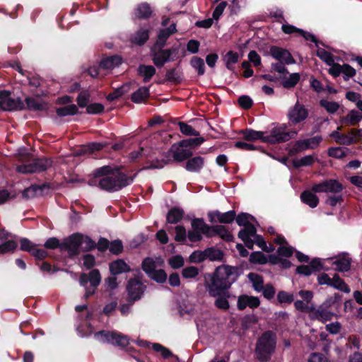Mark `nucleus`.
Listing matches in <instances>:
<instances>
[{
    "label": "nucleus",
    "mask_w": 362,
    "mask_h": 362,
    "mask_svg": "<svg viewBox=\"0 0 362 362\" xmlns=\"http://www.w3.org/2000/svg\"><path fill=\"white\" fill-rule=\"evenodd\" d=\"M300 80V75L298 73L291 74L289 77L283 82V86L286 88L294 87Z\"/></svg>",
    "instance_id": "51"
},
{
    "label": "nucleus",
    "mask_w": 362,
    "mask_h": 362,
    "mask_svg": "<svg viewBox=\"0 0 362 362\" xmlns=\"http://www.w3.org/2000/svg\"><path fill=\"white\" fill-rule=\"evenodd\" d=\"M151 14V9L148 4H140L136 10L135 15L139 18H147Z\"/></svg>",
    "instance_id": "39"
},
{
    "label": "nucleus",
    "mask_w": 362,
    "mask_h": 362,
    "mask_svg": "<svg viewBox=\"0 0 362 362\" xmlns=\"http://www.w3.org/2000/svg\"><path fill=\"white\" fill-rule=\"evenodd\" d=\"M138 73L144 78V82L147 83L156 74V69L151 65H140L138 68Z\"/></svg>",
    "instance_id": "30"
},
{
    "label": "nucleus",
    "mask_w": 362,
    "mask_h": 362,
    "mask_svg": "<svg viewBox=\"0 0 362 362\" xmlns=\"http://www.w3.org/2000/svg\"><path fill=\"white\" fill-rule=\"evenodd\" d=\"M216 235L226 241H232L233 239L232 234L227 230L226 226L221 225H216L211 228L209 237Z\"/></svg>",
    "instance_id": "20"
},
{
    "label": "nucleus",
    "mask_w": 362,
    "mask_h": 362,
    "mask_svg": "<svg viewBox=\"0 0 362 362\" xmlns=\"http://www.w3.org/2000/svg\"><path fill=\"white\" fill-rule=\"evenodd\" d=\"M41 191V187L37 185H32L23 192V197L30 199L35 197L38 192Z\"/></svg>",
    "instance_id": "60"
},
{
    "label": "nucleus",
    "mask_w": 362,
    "mask_h": 362,
    "mask_svg": "<svg viewBox=\"0 0 362 362\" xmlns=\"http://www.w3.org/2000/svg\"><path fill=\"white\" fill-rule=\"evenodd\" d=\"M317 55L328 65H332L334 63L333 56L324 49H318Z\"/></svg>",
    "instance_id": "56"
},
{
    "label": "nucleus",
    "mask_w": 362,
    "mask_h": 362,
    "mask_svg": "<svg viewBox=\"0 0 362 362\" xmlns=\"http://www.w3.org/2000/svg\"><path fill=\"white\" fill-rule=\"evenodd\" d=\"M361 137V130L351 129L347 134H341L339 144L349 146L358 141Z\"/></svg>",
    "instance_id": "18"
},
{
    "label": "nucleus",
    "mask_w": 362,
    "mask_h": 362,
    "mask_svg": "<svg viewBox=\"0 0 362 362\" xmlns=\"http://www.w3.org/2000/svg\"><path fill=\"white\" fill-rule=\"evenodd\" d=\"M320 103L322 107H323L329 113L331 114L336 112L339 107V104L334 101L322 100H320Z\"/></svg>",
    "instance_id": "47"
},
{
    "label": "nucleus",
    "mask_w": 362,
    "mask_h": 362,
    "mask_svg": "<svg viewBox=\"0 0 362 362\" xmlns=\"http://www.w3.org/2000/svg\"><path fill=\"white\" fill-rule=\"evenodd\" d=\"M243 138L247 141L261 140L264 142L265 132L255 131L253 129H245L242 131Z\"/></svg>",
    "instance_id": "31"
},
{
    "label": "nucleus",
    "mask_w": 362,
    "mask_h": 362,
    "mask_svg": "<svg viewBox=\"0 0 362 362\" xmlns=\"http://www.w3.org/2000/svg\"><path fill=\"white\" fill-rule=\"evenodd\" d=\"M190 64L197 71L199 75L204 74V63L202 59L194 57L192 59Z\"/></svg>",
    "instance_id": "48"
},
{
    "label": "nucleus",
    "mask_w": 362,
    "mask_h": 362,
    "mask_svg": "<svg viewBox=\"0 0 362 362\" xmlns=\"http://www.w3.org/2000/svg\"><path fill=\"white\" fill-rule=\"evenodd\" d=\"M362 119V115L356 110H351L340 119V122L346 125H356Z\"/></svg>",
    "instance_id": "24"
},
{
    "label": "nucleus",
    "mask_w": 362,
    "mask_h": 362,
    "mask_svg": "<svg viewBox=\"0 0 362 362\" xmlns=\"http://www.w3.org/2000/svg\"><path fill=\"white\" fill-rule=\"evenodd\" d=\"M336 266V269L340 272H346L350 269L351 258L348 255L339 256L333 262Z\"/></svg>",
    "instance_id": "27"
},
{
    "label": "nucleus",
    "mask_w": 362,
    "mask_h": 362,
    "mask_svg": "<svg viewBox=\"0 0 362 362\" xmlns=\"http://www.w3.org/2000/svg\"><path fill=\"white\" fill-rule=\"evenodd\" d=\"M256 228L255 226H248L243 230H241L238 233V237L245 243V245L252 249L253 247L254 242L250 239L251 237H254L256 234Z\"/></svg>",
    "instance_id": "19"
},
{
    "label": "nucleus",
    "mask_w": 362,
    "mask_h": 362,
    "mask_svg": "<svg viewBox=\"0 0 362 362\" xmlns=\"http://www.w3.org/2000/svg\"><path fill=\"white\" fill-rule=\"evenodd\" d=\"M250 261L252 263L265 264L267 259L262 252H256L250 255Z\"/></svg>",
    "instance_id": "61"
},
{
    "label": "nucleus",
    "mask_w": 362,
    "mask_h": 362,
    "mask_svg": "<svg viewBox=\"0 0 362 362\" xmlns=\"http://www.w3.org/2000/svg\"><path fill=\"white\" fill-rule=\"evenodd\" d=\"M342 189V185L334 179L326 180L320 183L315 184L311 188V190L316 193L325 192L338 194L341 192Z\"/></svg>",
    "instance_id": "10"
},
{
    "label": "nucleus",
    "mask_w": 362,
    "mask_h": 362,
    "mask_svg": "<svg viewBox=\"0 0 362 362\" xmlns=\"http://www.w3.org/2000/svg\"><path fill=\"white\" fill-rule=\"evenodd\" d=\"M180 127V132L187 136H199V132L196 131L193 127L190 125H188L182 122H180L178 123Z\"/></svg>",
    "instance_id": "49"
},
{
    "label": "nucleus",
    "mask_w": 362,
    "mask_h": 362,
    "mask_svg": "<svg viewBox=\"0 0 362 362\" xmlns=\"http://www.w3.org/2000/svg\"><path fill=\"white\" fill-rule=\"evenodd\" d=\"M95 339L100 343H109L119 346L125 347L129 344L127 336L116 332L100 331L95 333Z\"/></svg>",
    "instance_id": "5"
},
{
    "label": "nucleus",
    "mask_w": 362,
    "mask_h": 362,
    "mask_svg": "<svg viewBox=\"0 0 362 362\" xmlns=\"http://www.w3.org/2000/svg\"><path fill=\"white\" fill-rule=\"evenodd\" d=\"M148 39V31L146 30H139L133 37V42L141 45Z\"/></svg>",
    "instance_id": "43"
},
{
    "label": "nucleus",
    "mask_w": 362,
    "mask_h": 362,
    "mask_svg": "<svg viewBox=\"0 0 362 362\" xmlns=\"http://www.w3.org/2000/svg\"><path fill=\"white\" fill-rule=\"evenodd\" d=\"M204 250L206 259H209L211 261H216L221 260L223 257V252L220 250L214 247H209Z\"/></svg>",
    "instance_id": "40"
},
{
    "label": "nucleus",
    "mask_w": 362,
    "mask_h": 362,
    "mask_svg": "<svg viewBox=\"0 0 362 362\" xmlns=\"http://www.w3.org/2000/svg\"><path fill=\"white\" fill-rule=\"evenodd\" d=\"M148 276L158 283H163L167 279V274L163 269H156Z\"/></svg>",
    "instance_id": "52"
},
{
    "label": "nucleus",
    "mask_w": 362,
    "mask_h": 362,
    "mask_svg": "<svg viewBox=\"0 0 362 362\" xmlns=\"http://www.w3.org/2000/svg\"><path fill=\"white\" fill-rule=\"evenodd\" d=\"M122 63V59L118 56H112L103 59L100 64V69L110 70L118 66Z\"/></svg>",
    "instance_id": "28"
},
{
    "label": "nucleus",
    "mask_w": 362,
    "mask_h": 362,
    "mask_svg": "<svg viewBox=\"0 0 362 362\" xmlns=\"http://www.w3.org/2000/svg\"><path fill=\"white\" fill-rule=\"evenodd\" d=\"M309 113L310 111L305 105L298 100L288 110L287 118L291 124L296 125L305 122L308 118Z\"/></svg>",
    "instance_id": "6"
},
{
    "label": "nucleus",
    "mask_w": 362,
    "mask_h": 362,
    "mask_svg": "<svg viewBox=\"0 0 362 362\" xmlns=\"http://www.w3.org/2000/svg\"><path fill=\"white\" fill-rule=\"evenodd\" d=\"M144 291V286L139 279H130L127 285V291L129 297L136 300L141 298Z\"/></svg>",
    "instance_id": "15"
},
{
    "label": "nucleus",
    "mask_w": 362,
    "mask_h": 362,
    "mask_svg": "<svg viewBox=\"0 0 362 362\" xmlns=\"http://www.w3.org/2000/svg\"><path fill=\"white\" fill-rule=\"evenodd\" d=\"M52 165V161L47 158H39L31 163L17 166L16 170L21 173H35L47 170Z\"/></svg>",
    "instance_id": "7"
},
{
    "label": "nucleus",
    "mask_w": 362,
    "mask_h": 362,
    "mask_svg": "<svg viewBox=\"0 0 362 362\" xmlns=\"http://www.w3.org/2000/svg\"><path fill=\"white\" fill-rule=\"evenodd\" d=\"M189 262L193 263H200L206 259L205 250H197L193 252L189 256Z\"/></svg>",
    "instance_id": "59"
},
{
    "label": "nucleus",
    "mask_w": 362,
    "mask_h": 362,
    "mask_svg": "<svg viewBox=\"0 0 362 362\" xmlns=\"http://www.w3.org/2000/svg\"><path fill=\"white\" fill-rule=\"evenodd\" d=\"M322 141V137L320 135H317L308 139H300L296 141L292 150L295 153H299L307 149H315L320 146Z\"/></svg>",
    "instance_id": "12"
},
{
    "label": "nucleus",
    "mask_w": 362,
    "mask_h": 362,
    "mask_svg": "<svg viewBox=\"0 0 362 362\" xmlns=\"http://www.w3.org/2000/svg\"><path fill=\"white\" fill-rule=\"evenodd\" d=\"M255 218L249 214H240L236 218V222L240 226L247 228L248 226H254Z\"/></svg>",
    "instance_id": "37"
},
{
    "label": "nucleus",
    "mask_w": 362,
    "mask_h": 362,
    "mask_svg": "<svg viewBox=\"0 0 362 362\" xmlns=\"http://www.w3.org/2000/svg\"><path fill=\"white\" fill-rule=\"evenodd\" d=\"M277 299L281 303H291L294 300V296L291 293L281 291L278 293Z\"/></svg>",
    "instance_id": "62"
},
{
    "label": "nucleus",
    "mask_w": 362,
    "mask_h": 362,
    "mask_svg": "<svg viewBox=\"0 0 362 362\" xmlns=\"http://www.w3.org/2000/svg\"><path fill=\"white\" fill-rule=\"evenodd\" d=\"M269 52L273 58L281 63L286 64L295 63V60L290 52L285 49L274 46L270 48Z\"/></svg>",
    "instance_id": "13"
},
{
    "label": "nucleus",
    "mask_w": 362,
    "mask_h": 362,
    "mask_svg": "<svg viewBox=\"0 0 362 362\" xmlns=\"http://www.w3.org/2000/svg\"><path fill=\"white\" fill-rule=\"evenodd\" d=\"M17 247V243L14 240H8L0 244V254H6L13 252Z\"/></svg>",
    "instance_id": "54"
},
{
    "label": "nucleus",
    "mask_w": 362,
    "mask_h": 362,
    "mask_svg": "<svg viewBox=\"0 0 362 362\" xmlns=\"http://www.w3.org/2000/svg\"><path fill=\"white\" fill-rule=\"evenodd\" d=\"M329 301H327L317 309L313 308L310 314L311 318L323 322L331 320L334 315V313L328 311L324 308V305H327Z\"/></svg>",
    "instance_id": "17"
},
{
    "label": "nucleus",
    "mask_w": 362,
    "mask_h": 362,
    "mask_svg": "<svg viewBox=\"0 0 362 362\" xmlns=\"http://www.w3.org/2000/svg\"><path fill=\"white\" fill-rule=\"evenodd\" d=\"M179 47H173L172 49H161L153 54L152 60L153 64L158 66H163L166 62H173L178 58Z\"/></svg>",
    "instance_id": "8"
},
{
    "label": "nucleus",
    "mask_w": 362,
    "mask_h": 362,
    "mask_svg": "<svg viewBox=\"0 0 362 362\" xmlns=\"http://www.w3.org/2000/svg\"><path fill=\"white\" fill-rule=\"evenodd\" d=\"M88 277L92 287L96 288L101 281L100 274L98 269L90 272Z\"/></svg>",
    "instance_id": "55"
},
{
    "label": "nucleus",
    "mask_w": 362,
    "mask_h": 362,
    "mask_svg": "<svg viewBox=\"0 0 362 362\" xmlns=\"http://www.w3.org/2000/svg\"><path fill=\"white\" fill-rule=\"evenodd\" d=\"M192 227L194 230L201 232L202 234L206 235L209 237L211 228L205 223V222L200 218H194L192 221Z\"/></svg>",
    "instance_id": "34"
},
{
    "label": "nucleus",
    "mask_w": 362,
    "mask_h": 362,
    "mask_svg": "<svg viewBox=\"0 0 362 362\" xmlns=\"http://www.w3.org/2000/svg\"><path fill=\"white\" fill-rule=\"evenodd\" d=\"M176 32L175 24H171L168 28L163 29L158 34V40L160 42H165L166 39L173 33Z\"/></svg>",
    "instance_id": "45"
},
{
    "label": "nucleus",
    "mask_w": 362,
    "mask_h": 362,
    "mask_svg": "<svg viewBox=\"0 0 362 362\" xmlns=\"http://www.w3.org/2000/svg\"><path fill=\"white\" fill-rule=\"evenodd\" d=\"M168 263L173 269H179L184 265V259L181 255H175L169 259Z\"/></svg>",
    "instance_id": "63"
},
{
    "label": "nucleus",
    "mask_w": 362,
    "mask_h": 362,
    "mask_svg": "<svg viewBox=\"0 0 362 362\" xmlns=\"http://www.w3.org/2000/svg\"><path fill=\"white\" fill-rule=\"evenodd\" d=\"M24 104L19 98L13 99L10 97V92L0 91V108L4 111H13L22 110Z\"/></svg>",
    "instance_id": "11"
},
{
    "label": "nucleus",
    "mask_w": 362,
    "mask_h": 362,
    "mask_svg": "<svg viewBox=\"0 0 362 362\" xmlns=\"http://www.w3.org/2000/svg\"><path fill=\"white\" fill-rule=\"evenodd\" d=\"M166 79L173 83H180L182 81L181 71L177 69H170L165 74Z\"/></svg>",
    "instance_id": "41"
},
{
    "label": "nucleus",
    "mask_w": 362,
    "mask_h": 362,
    "mask_svg": "<svg viewBox=\"0 0 362 362\" xmlns=\"http://www.w3.org/2000/svg\"><path fill=\"white\" fill-rule=\"evenodd\" d=\"M182 274L185 279H192L199 274V269L196 267H187L182 269Z\"/></svg>",
    "instance_id": "57"
},
{
    "label": "nucleus",
    "mask_w": 362,
    "mask_h": 362,
    "mask_svg": "<svg viewBox=\"0 0 362 362\" xmlns=\"http://www.w3.org/2000/svg\"><path fill=\"white\" fill-rule=\"evenodd\" d=\"M103 146L100 143H92L86 146H83L76 151V155L81 156L86 153H91L95 151L102 149Z\"/></svg>",
    "instance_id": "36"
},
{
    "label": "nucleus",
    "mask_w": 362,
    "mask_h": 362,
    "mask_svg": "<svg viewBox=\"0 0 362 362\" xmlns=\"http://www.w3.org/2000/svg\"><path fill=\"white\" fill-rule=\"evenodd\" d=\"M110 271L112 275H117L130 270L129 266L122 259H117L110 263Z\"/></svg>",
    "instance_id": "21"
},
{
    "label": "nucleus",
    "mask_w": 362,
    "mask_h": 362,
    "mask_svg": "<svg viewBox=\"0 0 362 362\" xmlns=\"http://www.w3.org/2000/svg\"><path fill=\"white\" fill-rule=\"evenodd\" d=\"M78 108L75 105L59 107L57 109V113L60 117L73 115L77 112Z\"/></svg>",
    "instance_id": "42"
},
{
    "label": "nucleus",
    "mask_w": 362,
    "mask_h": 362,
    "mask_svg": "<svg viewBox=\"0 0 362 362\" xmlns=\"http://www.w3.org/2000/svg\"><path fill=\"white\" fill-rule=\"evenodd\" d=\"M315 160V158L313 155L305 156L297 160L295 162V165L296 167L309 166V165H313Z\"/></svg>",
    "instance_id": "58"
},
{
    "label": "nucleus",
    "mask_w": 362,
    "mask_h": 362,
    "mask_svg": "<svg viewBox=\"0 0 362 362\" xmlns=\"http://www.w3.org/2000/svg\"><path fill=\"white\" fill-rule=\"evenodd\" d=\"M334 288L343 291L344 293H349L350 288L345 284L343 279H341L338 274H334L332 278L330 286Z\"/></svg>",
    "instance_id": "35"
},
{
    "label": "nucleus",
    "mask_w": 362,
    "mask_h": 362,
    "mask_svg": "<svg viewBox=\"0 0 362 362\" xmlns=\"http://www.w3.org/2000/svg\"><path fill=\"white\" fill-rule=\"evenodd\" d=\"M208 216L211 223L218 221L221 223H230L235 219V211H228L221 213L218 211H214L209 212Z\"/></svg>",
    "instance_id": "14"
},
{
    "label": "nucleus",
    "mask_w": 362,
    "mask_h": 362,
    "mask_svg": "<svg viewBox=\"0 0 362 362\" xmlns=\"http://www.w3.org/2000/svg\"><path fill=\"white\" fill-rule=\"evenodd\" d=\"M232 268L228 266L218 267L214 273L204 276V286L209 295L216 297L228 288L234 281Z\"/></svg>",
    "instance_id": "2"
},
{
    "label": "nucleus",
    "mask_w": 362,
    "mask_h": 362,
    "mask_svg": "<svg viewBox=\"0 0 362 362\" xmlns=\"http://www.w3.org/2000/svg\"><path fill=\"white\" fill-rule=\"evenodd\" d=\"M187 235L186 233L185 228L182 226H177L175 227V240L179 242H184L186 240Z\"/></svg>",
    "instance_id": "64"
},
{
    "label": "nucleus",
    "mask_w": 362,
    "mask_h": 362,
    "mask_svg": "<svg viewBox=\"0 0 362 362\" xmlns=\"http://www.w3.org/2000/svg\"><path fill=\"white\" fill-rule=\"evenodd\" d=\"M328 155L336 158H342L346 156V149L342 147H332L328 149Z\"/></svg>",
    "instance_id": "50"
},
{
    "label": "nucleus",
    "mask_w": 362,
    "mask_h": 362,
    "mask_svg": "<svg viewBox=\"0 0 362 362\" xmlns=\"http://www.w3.org/2000/svg\"><path fill=\"white\" fill-rule=\"evenodd\" d=\"M163 264V261L160 259L154 260L152 258H146L142 263V269L149 276L156 268Z\"/></svg>",
    "instance_id": "25"
},
{
    "label": "nucleus",
    "mask_w": 362,
    "mask_h": 362,
    "mask_svg": "<svg viewBox=\"0 0 362 362\" xmlns=\"http://www.w3.org/2000/svg\"><path fill=\"white\" fill-rule=\"evenodd\" d=\"M184 216V211L180 208L171 209L167 214V221L169 223L175 224L180 221Z\"/></svg>",
    "instance_id": "29"
},
{
    "label": "nucleus",
    "mask_w": 362,
    "mask_h": 362,
    "mask_svg": "<svg viewBox=\"0 0 362 362\" xmlns=\"http://www.w3.org/2000/svg\"><path fill=\"white\" fill-rule=\"evenodd\" d=\"M82 240L83 235L81 234H72L61 243L60 249L62 250H66L71 256L78 255L80 249H81Z\"/></svg>",
    "instance_id": "9"
},
{
    "label": "nucleus",
    "mask_w": 362,
    "mask_h": 362,
    "mask_svg": "<svg viewBox=\"0 0 362 362\" xmlns=\"http://www.w3.org/2000/svg\"><path fill=\"white\" fill-rule=\"evenodd\" d=\"M313 192L308 190L303 192L300 195V199L310 207L315 208L319 204V199Z\"/></svg>",
    "instance_id": "26"
},
{
    "label": "nucleus",
    "mask_w": 362,
    "mask_h": 362,
    "mask_svg": "<svg viewBox=\"0 0 362 362\" xmlns=\"http://www.w3.org/2000/svg\"><path fill=\"white\" fill-rule=\"evenodd\" d=\"M320 266V263L319 259H315L314 260L312 261L310 266H308V265L299 266L297 267L296 272L298 274L308 276V275L311 274L313 271L319 270Z\"/></svg>",
    "instance_id": "32"
},
{
    "label": "nucleus",
    "mask_w": 362,
    "mask_h": 362,
    "mask_svg": "<svg viewBox=\"0 0 362 362\" xmlns=\"http://www.w3.org/2000/svg\"><path fill=\"white\" fill-rule=\"evenodd\" d=\"M27 106L30 110H40L45 108V104L35 98H27L25 99Z\"/></svg>",
    "instance_id": "53"
},
{
    "label": "nucleus",
    "mask_w": 362,
    "mask_h": 362,
    "mask_svg": "<svg viewBox=\"0 0 362 362\" xmlns=\"http://www.w3.org/2000/svg\"><path fill=\"white\" fill-rule=\"evenodd\" d=\"M276 346L275 334L267 331L264 332L257 340L255 349V357L261 362L269 361L274 353Z\"/></svg>",
    "instance_id": "3"
},
{
    "label": "nucleus",
    "mask_w": 362,
    "mask_h": 362,
    "mask_svg": "<svg viewBox=\"0 0 362 362\" xmlns=\"http://www.w3.org/2000/svg\"><path fill=\"white\" fill-rule=\"evenodd\" d=\"M204 141V139L203 137L185 139L180 141V146L192 148L201 145Z\"/></svg>",
    "instance_id": "46"
},
{
    "label": "nucleus",
    "mask_w": 362,
    "mask_h": 362,
    "mask_svg": "<svg viewBox=\"0 0 362 362\" xmlns=\"http://www.w3.org/2000/svg\"><path fill=\"white\" fill-rule=\"evenodd\" d=\"M238 57L239 56L237 52L233 51L228 52L224 56V61L227 68L230 69L232 66L238 62Z\"/></svg>",
    "instance_id": "44"
},
{
    "label": "nucleus",
    "mask_w": 362,
    "mask_h": 362,
    "mask_svg": "<svg viewBox=\"0 0 362 362\" xmlns=\"http://www.w3.org/2000/svg\"><path fill=\"white\" fill-rule=\"evenodd\" d=\"M204 160L201 156H195L187 160L186 163L185 168L189 172L197 173L199 172L203 168Z\"/></svg>",
    "instance_id": "23"
},
{
    "label": "nucleus",
    "mask_w": 362,
    "mask_h": 362,
    "mask_svg": "<svg viewBox=\"0 0 362 362\" xmlns=\"http://www.w3.org/2000/svg\"><path fill=\"white\" fill-rule=\"evenodd\" d=\"M248 279L252 283L253 288L257 292L261 291L263 289V279L261 276L255 273H250L248 275Z\"/></svg>",
    "instance_id": "38"
},
{
    "label": "nucleus",
    "mask_w": 362,
    "mask_h": 362,
    "mask_svg": "<svg viewBox=\"0 0 362 362\" xmlns=\"http://www.w3.org/2000/svg\"><path fill=\"white\" fill-rule=\"evenodd\" d=\"M260 305V300L258 297L242 295L238 298L237 307L240 310H243L246 308L254 309Z\"/></svg>",
    "instance_id": "16"
},
{
    "label": "nucleus",
    "mask_w": 362,
    "mask_h": 362,
    "mask_svg": "<svg viewBox=\"0 0 362 362\" xmlns=\"http://www.w3.org/2000/svg\"><path fill=\"white\" fill-rule=\"evenodd\" d=\"M286 125L282 124L273 127L269 132H265L264 142L276 144L290 140L293 137V135H296L297 132H293L291 133L286 132Z\"/></svg>",
    "instance_id": "4"
},
{
    "label": "nucleus",
    "mask_w": 362,
    "mask_h": 362,
    "mask_svg": "<svg viewBox=\"0 0 362 362\" xmlns=\"http://www.w3.org/2000/svg\"><path fill=\"white\" fill-rule=\"evenodd\" d=\"M184 147L180 146V143L177 145L174 144L172 146L170 151L175 160L181 162L192 155L191 152L184 149Z\"/></svg>",
    "instance_id": "22"
},
{
    "label": "nucleus",
    "mask_w": 362,
    "mask_h": 362,
    "mask_svg": "<svg viewBox=\"0 0 362 362\" xmlns=\"http://www.w3.org/2000/svg\"><path fill=\"white\" fill-rule=\"evenodd\" d=\"M94 180L89 182L90 186H98L101 189L114 192L127 186L132 178L127 177L117 169L105 165L93 172Z\"/></svg>",
    "instance_id": "1"
},
{
    "label": "nucleus",
    "mask_w": 362,
    "mask_h": 362,
    "mask_svg": "<svg viewBox=\"0 0 362 362\" xmlns=\"http://www.w3.org/2000/svg\"><path fill=\"white\" fill-rule=\"evenodd\" d=\"M149 96V89L147 87H140L132 95V100L134 103H140L145 101Z\"/></svg>",
    "instance_id": "33"
}]
</instances>
